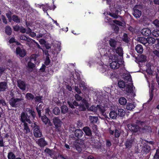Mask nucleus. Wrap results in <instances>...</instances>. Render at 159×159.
<instances>
[{
	"instance_id": "nucleus-6",
	"label": "nucleus",
	"mask_w": 159,
	"mask_h": 159,
	"mask_svg": "<svg viewBox=\"0 0 159 159\" xmlns=\"http://www.w3.org/2000/svg\"><path fill=\"white\" fill-rule=\"evenodd\" d=\"M100 56V54H99V57ZM100 57H98L97 59V62L98 63L99 65L98 67V69L102 73H104L108 71L109 70L108 66L107 65L103 63L101 60L103 59L101 57L99 59Z\"/></svg>"
},
{
	"instance_id": "nucleus-13",
	"label": "nucleus",
	"mask_w": 159,
	"mask_h": 159,
	"mask_svg": "<svg viewBox=\"0 0 159 159\" xmlns=\"http://www.w3.org/2000/svg\"><path fill=\"white\" fill-rule=\"evenodd\" d=\"M70 132H74L75 131V136L78 137H81L83 135V132L80 129H78L75 130V129L74 127L73 128L72 127L70 128Z\"/></svg>"
},
{
	"instance_id": "nucleus-63",
	"label": "nucleus",
	"mask_w": 159,
	"mask_h": 159,
	"mask_svg": "<svg viewBox=\"0 0 159 159\" xmlns=\"http://www.w3.org/2000/svg\"><path fill=\"white\" fill-rule=\"evenodd\" d=\"M75 91L78 94H80L81 93V91L76 86L75 87Z\"/></svg>"
},
{
	"instance_id": "nucleus-16",
	"label": "nucleus",
	"mask_w": 159,
	"mask_h": 159,
	"mask_svg": "<svg viewBox=\"0 0 159 159\" xmlns=\"http://www.w3.org/2000/svg\"><path fill=\"white\" fill-rule=\"evenodd\" d=\"M138 7H139V6H136L134 8V12L133 13V15L135 17L137 18L140 17L141 15V11L137 9V8Z\"/></svg>"
},
{
	"instance_id": "nucleus-58",
	"label": "nucleus",
	"mask_w": 159,
	"mask_h": 159,
	"mask_svg": "<svg viewBox=\"0 0 159 159\" xmlns=\"http://www.w3.org/2000/svg\"><path fill=\"white\" fill-rule=\"evenodd\" d=\"M26 24L27 26L28 27H32V25H34L33 23L27 22H26Z\"/></svg>"
},
{
	"instance_id": "nucleus-26",
	"label": "nucleus",
	"mask_w": 159,
	"mask_h": 159,
	"mask_svg": "<svg viewBox=\"0 0 159 159\" xmlns=\"http://www.w3.org/2000/svg\"><path fill=\"white\" fill-rule=\"evenodd\" d=\"M119 103L121 105H124L127 103V100L124 97H121L119 99Z\"/></svg>"
},
{
	"instance_id": "nucleus-43",
	"label": "nucleus",
	"mask_w": 159,
	"mask_h": 159,
	"mask_svg": "<svg viewBox=\"0 0 159 159\" xmlns=\"http://www.w3.org/2000/svg\"><path fill=\"white\" fill-rule=\"evenodd\" d=\"M12 20L16 23H18L20 22V19L18 18V17L16 16H13L12 17Z\"/></svg>"
},
{
	"instance_id": "nucleus-22",
	"label": "nucleus",
	"mask_w": 159,
	"mask_h": 159,
	"mask_svg": "<svg viewBox=\"0 0 159 159\" xmlns=\"http://www.w3.org/2000/svg\"><path fill=\"white\" fill-rule=\"evenodd\" d=\"M38 144L41 147H43L47 144L46 141L44 139L41 138L39 139L37 141Z\"/></svg>"
},
{
	"instance_id": "nucleus-17",
	"label": "nucleus",
	"mask_w": 159,
	"mask_h": 159,
	"mask_svg": "<svg viewBox=\"0 0 159 159\" xmlns=\"http://www.w3.org/2000/svg\"><path fill=\"white\" fill-rule=\"evenodd\" d=\"M141 33L143 35L148 36L151 34V31L148 28H144L142 30Z\"/></svg>"
},
{
	"instance_id": "nucleus-32",
	"label": "nucleus",
	"mask_w": 159,
	"mask_h": 159,
	"mask_svg": "<svg viewBox=\"0 0 159 159\" xmlns=\"http://www.w3.org/2000/svg\"><path fill=\"white\" fill-rule=\"evenodd\" d=\"M61 112L63 114L66 113L68 111V108L66 106H63L61 107Z\"/></svg>"
},
{
	"instance_id": "nucleus-19",
	"label": "nucleus",
	"mask_w": 159,
	"mask_h": 159,
	"mask_svg": "<svg viewBox=\"0 0 159 159\" xmlns=\"http://www.w3.org/2000/svg\"><path fill=\"white\" fill-rule=\"evenodd\" d=\"M41 119L43 122L45 124H48L50 126L52 125V123H51L48 118L47 117L45 116H42L41 118Z\"/></svg>"
},
{
	"instance_id": "nucleus-49",
	"label": "nucleus",
	"mask_w": 159,
	"mask_h": 159,
	"mask_svg": "<svg viewBox=\"0 0 159 159\" xmlns=\"http://www.w3.org/2000/svg\"><path fill=\"white\" fill-rule=\"evenodd\" d=\"M42 99L41 96H37L35 98V101L38 102H41Z\"/></svg>"
},
{
	"instance_id": "nucleus-28",
	"label": "nucleus",
	"mask_w": 159,
	"mask_h": 159,
	"mask_svg": "<svg viewBox=\"0 0 159 159\" xmlns=\"http://www.w3.org/2000/svg\"><path fill=\"white\" fill-rule=\"evenodd\" d=\"M83 130L87 135L90 136L91 134V131L89 128L87 127H84Z\"/></svg>"
},
{
	"instance_id": "nucleus-64",
	"label": "nucleus",
	"mask_w": 159,
	"mask_h": 159,
	"mask_svg": "<svg viewBox=\"0 0 159 159\" xmlns=\"http://www.w3.org/2000/svg\"><path fill=\"white\" fill-rule=\"evenodd\" d=\"M39 42L41 44H44L45 43V41L43 39H41L39 40Z\"/></svg>"
},
{
	"instance_id": "nucleus-1",
	"label": "nucleus",
	"mask_w": 159,
	"mask_h": 159,
	"mask_svg": "<svg viewBox=\"0 0 159 159\" xmlns=\"http://www.w3.org/2000/svg\"><path fill=\"white\" fill-rule=\"evenodd\" d=\"M121 7L117 5H115L113 9H111V12H105L103 14L105 16L104 18L105 21L106 22L109 23L110 24H111L112 28L114 30L116 33L118 32L119 30L118 27L114 24H112L113 22L116 25L119 26H124L125 25V23L124 21L120 22L118 20H112L111 19L106 16V15H109L110 16L115 18H117L119 16L118 14H120V12L121 11Z\"/></svg>"
},
{
	"instance_id": "nucleus-35",
	"label": "nucleus",
	"mask_w": 159,
	"mask_h": 159,
	"mask_svg": "<svg viewBox=\"0 0 159 159\" xmlns=\"http://www.w3.org/2000/svg\"><path fill=\"white\" fill-rule=\"evenodd\" d=\"M118 84L119 87L120 88H123L125 86V83L123 81H119L118 82Z\"/></svg>"
},
{
	"instance_id": "nucleus-2",
	"label": "nucleus",
	"mask_w": 159,
	"mask_h": 159,
	"mask_svg": "<svg viewBox=\"0 0 159 159\" xmlns=\"http://www.w3.org/2000/svg\"><path fill=\"white\" fill-rule=\"evenodd\" d=\"M110 50V48L108 46L101 48L99 51L100 55L102 59L109 58L112 60V61L110 64V67L111 68L118 69L120 65L123 64L124 61L121 59L120 61L118 55L112 54Z\"/></svg>"
},
{
	"instance_id": "nucleus-60",
	"label": "nucleus",
	"mask_w": 159,
	"mask_h": 159,
	"mask_svg": "<svg viewBox=\"0 0 159 159\" xmlns=\"http://www.w3.org/2000/svg\"><path fill=\"white\" fill-rule=\"evenodd\" d=\"M146 71L149 74H152V72L150 69V66L149 67H148V68L146 70Z\"/></svg>"
},
{
	"instance_id": "nucleus-24",
	"label": "nucleus",
	"mask_w": 159,
	"mask_h": 159,
	"mask_svg": "<svg viewBox=\"0 0 159 159\" xmlns=\"http://www.w3.org/2000/svg\"><path fill=\"white\" fill-rule=\"evenodd\" d=\"M7 88V84L5 82L0 83V91H4Z\"/></svg>"
},
{
	"instance_id": "nucleus-42",
	"label": "nucleus",
	"mask_w": 159,
	"mask_h": 159,
	"mask_svg": "<svg viewBox=\"0 0 159 159\" xmlns=\"http://www.w3.org/2000/svg\"><path fill=\"white\" fill-rule=\"evenodd\" d=\"M26 97L29 100H32L34 98V96L30 93H27L26 94Z\"/></svg>"
},
{
	"instance_id": "nucleus-54",
	"label": "nucleus",
	"mask_w": 159,
	"mask_h": 159,
	"mask_svg": "<svg viewBox=\"0 0 159 159\" xmlns=\"http://www.w3.org/2000/svg\"><path fill=\"white\" fill-rule=\"evenodd\" d=\"M11 15H12V13L10 11L8 12L6 14V16H7V18H8V19L10 21H11Z\"/></svg>"
},
{
	"instance_id": "nucleus-59",
	"label": "nucleus",
	"mask_w": 159,
	"mask_h": 159,
	"mask_svg": "<svg viewBox=\"0 0 159 159\" xmlns=\"http://www.w3.org/2000/svg\"><path fill=\"white\" fill-rule=\"evenodd\" d=\"M156 41L157 43L155 45V47L157 49L159 50V39H157Z\"/></svg>"
},
{
	"instance_id": "nucleus-30",
	"label": "nucleus",
	"mask_w": 159,
	"mask_h": 159,
	"mask_svg": "<svg viewBox=\"0 0 159 159\" xmlns=\"http://www.w3.org/2000/svg\"><path fill=\"white\" fill-rule=\"evenodd\" d=\"M109 116L111 118L115 119L117 117V114L116 111H111L109 113Z\"/></svg>"
},
{
	"instance_id": "nucleus-51",
	"label": "nucleus",
	"mask_w": 159,
	"mask_h": 159,
	"mask_svg": "<svg viewBox=\"0 0 159 159\" xmlns=\"http://www.w3.org/2000/svg\"><path fill=\"white\" fill-rule=\"evenodd\" d=\"M75 97L76 100L78 101H80L82 99V98L81 96L77 94L75 95Z\"/></svg>"
},
{
	"instance_id": "nucleus-5",
	"label": "nucleus",
	"mask_w": 159,
	"mask_h": 159,
	"mask_svg": "<svg viewBox=\"0 0 159 159\" xmlns=\"http://www.w3.org/2000/svg\"><path fill=\"white\" fill-rule=\"evenodd\" d=\"M29 113L30 114V115L28 116L27 114L25 112H22L20 116V120L22 122L26 123L25 122L30 124L31 122L29 119V117L30 115H32L33 118L35 117V115L34 112L32 110L28 109Z\"/></svg>"
},
{
	"instance_id": "nucleus-18",
	"label": "nucleus",
	"mask_w": 159,
	"mask_h": 159,
	"mask_svg": "<svg viewBox=\"0 0 159 159\" xmlns=\"http://www.w3.org/2000/svg\"><path fill=\"white\" fill-rule=\"evenodd\" d=\"M18 86L20 89L23 90H25V84L24 82L20 80H18L17 81Z\"/></svg>"
},
{
	"instance_id": "nucleus-46",
	"label": "nucleus",
	"mask_w": 159,
	"mask_h": 159,
	"mask_svg": "<svg viewBox=\"0 0 159 159\" xmlns=\"http://www.w3.org/2000/svg\"><path fill=\"white\" fill-rule=\"evenodd\" d=\"M154 87V84L152 83L151 93V94L150 95V98L149 99L150 100L152 99V97H153L152 92L153 91V90H154V89H153Z\"/></svg>"
},
{
	"instance_id": "nucleus-48",
	"label": "nucleus",
	"mask_w": 159,
	"mask_h": 159,
	"mask_svg": "<svg viewBox=\"0 0 159 159\" xmlns=\"http://www.w3.org/2000/svg\"><path fill=\"white\" fill-rule=\"evenodd\" d=\"M41 7H42L43 10L44 12H45L47 10L50 9L49 7H48V5L47 4L43 5Z\"/></svg>"
},
{
	"instance_id": "nucleus-34",
	"label": "nucleus",
	"mask_w": 159,
	"mask_h": 159,
	"mask_svg": "<svg viewBox=\"0 0 159 159\" xmlns=\"http://www.w3.org/2000/svg\"><path fill=\"white\" fill-rule=\"evenodd\" d=\"M11 30L10 27L7 26L5 28V32L6 34L8 35H10L11 33Z\"/></svg>"
},
{
	"instance_id": "nucleus-15",
	"label": "nucleus",
	"mask_w": 159,
	"mask_h": 159,
	"mask_svg": "<svg viewBox=\"0 0 159 159\" xmlns=\"http://www.w3.org/2000/svg\"><path fill=\"white\" fill-rule=\"evenodd\" d=\"M135 143L134 139L128 140L126 142L125 145L127 148H129L132 146L135 145Z\"/></svg>"
},
{
	"instance_id": "nucleus-39",
	"label": "nucleus",
	"mask_w": 159,
	"mask_h": 159,
	"mask_svg": "<svg viewBox=\"0 0 159 159\" xmlns=\"http://www.w3.org/2000/svg\"><path fill=\"white\" fill-rule=\"evenodd\" d=\"M8 159H15L16 156L13 153L11 152L8 153Z\"/></svg>"
},
{
	"instance_id": "nucleus-53",
	"label": "nucleus",
	"mask_w": 159,
	"mask_h": 159,
	"mask_svg": "<svg viewBox=\"0 0 159 159\" xmlns=\"http://www.w3.org/2000/svg\"><path fill=\"white\" fill-rule=\"evenodd\" d=\"M153 24L156 26L159 27V20H155L153 22Z\"/></svg>"
},
{
	"instance_id": "nucleus-61",
	"label": "nucleus",
	"mask_w": 159,
	"mask_h": 159,
	"mask_svg": "<svg viewBox=\"0 0 159 159\" xmlns=\"http://www.w3.org/2000/svg\"><path fill=\"white\" fill-rule=\"evenodd\" d=\"M13 29L15 31H17L20 29V27L18 25H16L13 27Z\"/></svg>"
},
{
	"instance_id": "nucleus-4",
	"label": "nucleus",
	"mask_w": 159,
	"mask_h": 159,
	"mask_svg": "<svg viewBox=\"0 0 159 159\" xmlns=\"http://www.w3.org/2000/svg\"><path fill=\"white\" fill-rule=\"evenodd\" d=\"M125 79L128 80L130 83L128 84H126L125 88V91L126 94L128 96H130L131 98L134 97L135 96V94L134 92V88L131 83L132 79L130 75H128L125 76Z\"/></svg>"
},
{
	"instance_id": "nucleus-20",
	"label": "nucleus",
	"mask_w": 159,
	"mask_h": 159,
	"mask_svg": "<svg viewBox=\"0 0 159 159\" xmlns=\"http://www.w3.org/2000/svg\"><path fill=\"white\" fill-rule=\"evenodd\" d=\"M116 52L118 54L119 56L118 57H120V59H121L122 58V56L123 55V51L121 47H117L115 50Z\"/></svg>"
},
{
	"instance_id": "nucleus-37",
	"label": "nucleus",
	"mask_w": 159,
	"mask_h": 159,
	"mask_svg": "<svg viewBox=\"0 0 159 159\" xmlns=\"http://www.w3.org/2000/svg\"><path fill=\"white\" fill-rule=\"evenodd\" d=\"M24 131L25 133H27L30 132V129L27 126V124L26 123H24Z\"/></svg>"
},
{
	"instance_id": "nucleus-25",
	"label": "nucleus",
	"mask_w": 159,
	"mask_h": 159,
	"mask_svg": "<svg viewBox=\"0 0 159 159\" xmlns=\"http://www.w3.org/2000/svg\"><path fill=\"white\" fill-rule=\"evenodd\" d=\"M135 50L139 53H142L143 52V48L142 45L138 44L135 47Z\"/></svg>"
},
{
	"instance_id": "nucleus-45",
	"label": "nucleus",
	"mask_w": 159,
	"mask_h": 159,
	"mask_svg": "<svg viewBox=\"0 0 159 159\" xmlns=\"http://www.w3.org/2000/svg\"><path fill=\"white\" fill-rule=\"evenodd\" d=\"M146 58V57L143 55H141L139 57V61H145Z\"/></svg>"
},
{
	"instance_id": "nucleus-11",
	"label": "nucleus",
	"mask_w": 159,
	"mask_h": 159,
	"mask_svg": "<svg viewBox=\"0 0 159 159\" xmlns=\"http://www.w3.org/2000/svg\"><path fill=\"white\" fill-rule=\"evenodd\" d=\"M34 136L37 138L40 137L42 136V133L38 128V126L35 124H34Z\"/></svg>"
},
{
	"instance_id": "nucleus-50",
	"label": "nucleus",
	"mask_w": 159,
	"mask_h": 159,
	"mask_svg": "<svg viewBox=\"0 0 159 159\" xmlns=\"http://www.w3.org/2000/svg\"><path fill=\"white\" fill-rule=\"evenodd\" d=\"M154 159H159V151L157 150L154 157Z\"/></svg>"
},
{
	"instance_id": "nucleus-41",
	"label": "nucleus",
	"mask_w": 159,
	"mask_h": 159,
	"mask_svg": "<svg viewBox=\"0 0 159 159\" xmlns=\"http://www.w3.org/2000/svg\"><path fill=\"white\" fill-rule=\"evenodd\" d=\"M152 34L156 37L159 36V30L157 29L154 30L152 32Z\"/></svg>"
},
{
	"instance_id": "nucleus-56",
	"label": "nucleus",
	"mask_w": 159,
	"mask_h": 159,
	"mask_svg": "<svg viewBox=\"0 0 159 159\" xmlns=\"http://www.w3.org/2000/svg\"><path fill=\"white\" fill-rule=\"evenodd\" d=\"M50 60L48 58V57H46L45 61V64L46 65H48L50 63Z\"/></svg>"
},
{
	"instance_id": "nucleus-7",
	"label": "nucleus",
	"mask_w": 159,
	"mask_h": 159,
	"mask_svg": "<svg viewBox=\"0 0 159 159\" xmlns=\"http://www.w3.org/2000/svg\"><path fill=\"white\" fill-rule=\"evenodd\" d=\"M109 43L110 46L112 48V49L109 46L110 48V49H111L110 51L111 52V53H112V54H115L114 50L117 46L118 45V42L116 41L114 39H111L109 40ZM106 46H105L103 48H105Z\"/></svg>"
},
{
	"instance_id": "nucleus-29",
	"label": "nucleus",
	"mask_w": 159,
	"mask_h": 159,
	"mask_svg": "<svg viewBox=\"0 0 159 159\" xmlns=\"http://www.w3.org/2000/svg\"><path fill=\"white\" fill-rule=\"evenodd\" d=\"M156 41L155 39L153 37H147V44H154Z\"/></svg>"
},
{
	"instance_id": "nucleus-10",
	"label": "nucleus",
	"mask_w": 159,
	"mask_h": 159,
	"mask_svg": "<svg viewBox=\"0 0 159 159\" xmlns=\"http://www.w3.org/2000/svg\"><path fill=\"white\" fill-rule=\"evenodd\" d=\"M21 99L20 98H11L10 101V104L12 107L19 106L21 104Z\"/></svg>"
},
{
	"instance_id": "nucleus-23",
	"label": "nucleus",
	"mask_w": 159,
	"mask_h": 159,
	"mask_svg": "<svg viewBox=\"0 0 159 159\" xmlns=\"http://www.w3.org/2000/svg\"><path fill=\"white\" fill-rule=\"evenodd\" d=\"M136 105L134 103H128L127 104L126 108L128 110H132L135 107Z\"/></svg>"
},
{
	"instance_id": "nucleus-21",
	"label": "nucleus",
	"mask_w": 159,
	"mask_h": 159,
	"mask_svg": "<svg viewBox=\"0 0 159 159\" xmlns=\"http://www.w3.org/2000/svg\"><path fill=\"white\" fill-rule=\"evenodd\" d=\"M44 107L43 103L40 104L39 105H37L36 109L38 114L39 117H41V111L42 110Z\"/></svg>"
},
{
	"instance_id": "nucleus-52",
	"label": "nucleus",
	"mask_w": 159,
	"mask_h": 159,
	"mask_svg": "<svg viewBox=\"0 0 159 159\" xmlns=\"http://www.w3.org/2000/svg\"><path fill=\"white\" fill-rule=\"evenodd\" d=\"M123 37H124L122 38L123 40L125 42H127L128 41V38L127 34H126L124 33Z\"/></svg>"
},
{
	"instance_id": "nucleus-14",
	"label": "nucleus",
	"mask_w": 159,
	"mask_h": 159,
	"mask_svg": "<svg viewBox=\"0 0 159 159\" xmlns=\"http://www.w3.org/2000/svg\"><path fill=\"white\" fill-rule=\"evenodd\" d=\"M53 122L56 127H60L62 124V122L58 117H55L53 119Z\"/></svg>"
},
{
	"instance_id": "nucleus-27",
	"label": "nucleus",
	"mask_w": 159,
	"mask_h": 159,
	"mask_svg": "<svg viewBox=\"0 0 159 159\" xmlns=\"http://www.w3.org/2000/svg\"><path fill=\"white\" fill-rule=\"evenodd\" d=\"M139 40V42L146 46H147V38L146 39L143 37H140Z\"/></svg>"
},
{
	"instance_id": "nucleus-36",
	"label": "nucleus",
	"mask_w": 159,
	"mask_h": 159,
	"mask_svg": "<svg viewBox=\"0 0 159 159\" xmlns=\"http://www.w3.org/2000/svg\"><path fill=\"white\" fill-rule=\"evenodd\" d=\"M90 120L93 123H96L98 120V117L94 116H90Z\"/></svg>"
},
{
	"instance_id": "nucleus-55",
	"label": "nucleus",
	"mask_w": 159,
	"mask_h": 159,
	"mask_svg": "<svg viewBox=\"0 0 159 159\" xmlns=\"http://www.w3.org/2000/svg\"><path fill=\"white\" fill-rule=\"evenodd\" d=\"M80 145L76 146V148L79 152H80L82 150V147Z\"/></svg>"
},
{
	"instance_id": "nucleus-3",
	"label": "nucleus",
	"mask_w": 159,
	"mask_h": 159,
	"mask_svg": "<svg viewBox=\"0 0 159 159\" xmlns=\"http://www.w3.org/2000/svg\"><path fill=\"white\" fill-rule=\"evenodd\" d=\"M81 102L82 103L79 105V103L78 102L74 101L73 104L75 106H79V109L81 111H84L87 109L94 112H100L102 113H103L105 111L104 107L102 105H98L96 107L93 106L89 109V104L85 100L83 99L82 100Z\"/></svg>"
},
{
	"instance_id": "nucleus-12",
	"label": "nucleus",
	"mask_w": 159,
	"mask_h": 159,
	"mask_svg": "<svg viewBox=\"0 0 159 159\" xmlns=\"http://www.w3.org/2000/svg\"><path fill=\"white\" fill-rule=\"evenodd\" d=\"M16 52L17 55L22 57H24L26 54V51L23 48L19 47L16 48Z\"/></svg>"
},
{
	"instance_id": "nucleus-44",
	"label": "nucleus",
	"mask_w": 159,
	"mask_h": 159,
	"mask_svg": "<svg viewBox=\"0 0 159 159\" xmlns=\"http://www.w3.org/2000/svg\"><path fill=\"white\" fill-rule=\"evenodd\" d=\"M20 39L22 40H26L28 41H29L30 40V39L29 38H28L24 35L21 36L20 37Z\"/></svg>"
},
{
	"instance_id": "nucleus-62",
	"label": "nucleus",
	"mask_w": 159,
	"mask_h": 159,
	"mask_svg": "<svg viewBox=\"0 0 159 159\" xmlns=\"http://www.w3.org/2000/svg\"><path fill=\"white\" fill-rule=\"evenodd\" d=\"M153 53L155 55L159 57V52L157 50H155L153 51Z\"/></svg>"
},
{
	"instance_id": "nucleus-57",
	"label": "nucleus",
	"mask_w": 159,
	"mask_h": 159,
	"mask_svg": "<svg viewBox=\"0 0 159 159\" xmlns=\"http://www.w3.org/2000/svg\"><path fill=\"white\" fill-rule=\"evenodd\" d=\"M6 64L7 66H10L12 65V63L11 60L9 59L7 61Z\"/></svg>"
},
{
	"instance_id": "nucleus-40",
	"label": "nucleus",
	"mask_w": 159,
	"mask_h": 159,
	"mask_svg": "<svg viewBox=\"0 0 159 159\" xmlns=\"http://www.w3.org/2000/svg\"><path fill=\"white\" fill-rule=\"evenodd\" d=\"M53 113L55 115H58L60 112V110L58 107H55L53 110Z\"/></svg>"
},
{
	"instance_id": "nucleus-31",
	"label": "nucleus",
	"mask_w": 159,
	"mask_h": 159,
	"mask_svg": "<svg viewBox=\"0 0 159 159\" xmlns=\"http://www.w3.org/2000/svg\"><path fill=\"white\" fill-rule=\"evenodd\" d=\"M10 44L12 43L13 45H19L20 43L16 41H15L14 38H12L10 39L9 41Z\"/></svg>"
},
{
	"instance_id": "nucleus-9",
	"label": "nucleus",
	"mask_w": 159,
	"mask_h": 159,
	"mask_svg": "<svg viewBox=\"0 0 159 159\" xmlns=\"http://www.w3.org/2000/svg\"><path fill=\"white\" fill-rule=\"evenodd\" d=\"M128 127L129 130L134 133L139 134L141 133V129L137 125L129 124L128 125Z\"/></svg>"
},
{
	"instance_id": "nucleus-38",
	"label": "nucleus",
	"mask_w": 159,
	"mask_h": 159,
	"mask_svg": "<svg viewBox=\"0 0 159 159\" xmlns=\"http://www.w3.org/2000/svg\"><path fill=\"white\" fill-rule=\"evenodd\" d=\"M28 30L26 32V33L28 34L30 33V35L32 37L36 36V34L34 32H31V30L29 27L28 28Z\"/></svg>"
},
{
	"instance_id": "nucleus-33",
	"label": "nucleus",
	"mask_w": 159,
	"mask_h": 159,
	"mask_svg": "<svg viewBox=\"0 0 159 159\" xmlns=\"http://www.w3.org/2000/svg\"><path fill=\"white\" fill-rule=\"evenodd\" d=\"M125 111L122 109H120L118 111V114L120 116H123L125 115Z\"/></svg>"
},
{
	"instance_id": "nucleus-47",
	"label": "nucleus",
	"mask_w": 159,
	"mask_h": 159,
	"mask_svg": "<svg viewBox=\"0 0 159 159\" xmlns=\"http://www.w3.org/2000/svg\"><path fill=\"white\" fill-rule=\"evenodd\" d=\"M120 130L116 129L115 133V136L116 138H118L120 135Z\"/></svg>"
},
{
	"instance_id": "nucleus-8",
	"label": "nucleus",
	"mask_w": 159,
	"mask_h": 159,
	"mask_svg": "<svg viewBox=\"0 0 159 159\" xmlns=\"http://www.w3.org/2000/svg\"><path fill=\"white\" fill-rule=\"evenodd\" d=\"M39 56L38 55L33 54L30 57V61L28 63V67L30 68H33L34 67V64L32 63L31 62L34 61L35 63L38 62L37 61V58Z\"/></svg>"
}]
</instances>
